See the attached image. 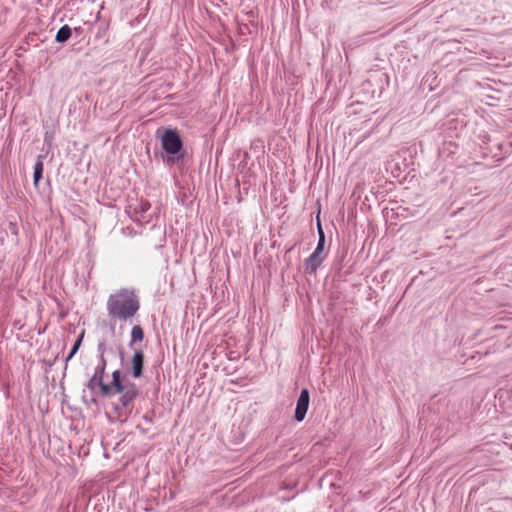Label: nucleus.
<instances>
[{
  "instance_id": "1",
  "label": "nucleus",
  "mask_w": 512,
  "mask_h": 512,
  "mask_svg": "<svg viewBox=\"0 0 512 512\" xmlns=\"http://www.w3.org/2000/svg\"><path fill=\"white\" fill-rule=\"evenodd\" d=\"M108 315L117 320L127 321L140 309V300L135 289L122 288L112 293L106 304Z\"/></svg>"
},
{
  "instance_id": "2",
  "label": "nucleus",
  "mask_w": 512,
  "mask_h": 512,
  "mask_svg": "<svg viewBox=\"0 0 512 512\" xmlns=\"http://www.w3.org/2000/svg\"><path fill=\"white\" fill-rule=\"evenodd\" d=\"M112 396L119 394L118 402L113 405L117 417L125 421L132 412L133 403L139 395V389L135 383L124 382L122 372L115 370L112 373Z\"/></svg>"
},
{
  "instance_id": "3",
  "label": "nucleus",
  "mask_w": 512,
  "mask_h": 512,
  "mask_svg": "<svg viewBox=\"0 0 512 512\" xmlns=\"http://www.w3.org/2000/svg\"><path fill=\"white\" fill-rule=\"evenodd\" d=\"M162 149L167 154L163 156V162L167 166H178L183 164L185 152L183 150V141L176 129H167L161 136Z\"/></svg>"
},
{
  "instance_id": "4",
  "label": "nucleus",
  "mask_w": 512,
  "mask_h": 512,
  "mask_svg": "<svg viewBox=\"0 0 512 512\" xmlns=\"http://www.w3.org/2000/svg\"><path fill=\"white\" fill-rule=\"evenodd\" d=\"M310 403V394L308 389H302L297 399L294 418L297 422L304 420Z\"/></svg>"
},
{
  "instance_id": "5",
  "label": "nucleus",
  "mask_w": 512,
  "mask_h": 512,
  "mask_svg": "<svg viewBox=\"0 0 512 512\" xmlns=\"http://www.w3.org/2000/svg\"><path fill=\"white\" fill-rule=\"evenodd\" d=\"M85 387L87 389H89V391L91 392V395H92L94 401H95L94 396L97 394L96 393L97 389L100 390L101 396L112 397L111 383L106 384V383H104V381H100L99 379H96V377H91L85 384Z\"/></svg>"
},
{
  "instance_id": "6",
  "label": "nucleus",
  "mask_w": 512,
  "mask_h": 512,
  "mask_svg": "<svg viewBox=\"0 0 512 512\" xmlns=\"http://www.w3.org/2000/svg\"><path fill=\"white\" fill-rule=\"evenodd\" d=\"M132 376L140 378L144 370V353L141 349H134L132 357Z\"/></svg>"
},
{
  "instance_id": "7",
  "label": "nucleus",
  "mask_w": 512,
  "mask_h": 512,
  "mask_svg": "<svg viewBox=\"0 0 512 512\" xmlns=\"http://www.w3.org/2000/svg\"><path fill=\"white\" fill-rule=\"evenodd\" d=\"M323 261V256L318 255L315 252H312V254L304 261L305 271L308 272L309 274L316 273L317 269L320 267Z\"/></svg>"
},
{
  "instance_id": "8",
  "label": "nucleus",
  "mask_w": 512,
  "mask_h": 512,
  "mask_svg": "<svg viewBox=\"0 0 512 512\" xmlns=\"http://www.w3.org/2000/svg\"><path fill=\"white\" fill-rule=\"evenodd\" d=\"M496 149L492 155L496 161L500 162L509 156L512 152V143L511 142H501L496 144Z\"/></svg>"
},
{
  "instance_id": "9",
  "label": "nucleus",
  "mask_w": 512,
  "mask_h": 512,
  "mask_svg": "<svg viewBox=\"0 0 512 512\" xmlns=\"http://www.w3.org/2000/svg\"><path fill=\"white\" fill-rule=\"evenodd\" d=\"M44 157H45V155H38L35 165H34L33 184L35 187L38 186L39 181L43 177V169H44L43 159H44Z\"/></svg>"
},
{
  "instance_id": "10",
  "label": "nucleus",
  "mask_w": 512,
  "mask_h": 512,
  "mask_svg": "<svg viewBox=\"0 0 512 512\" xmlns=\"http://www.w3.org/2000/svg\"><path fill=\"white\" fill-rule=\"evenodd\" d=\"M85 331L83 330L79 336L77 337L76 341L74 342L69 354L65 358V369H67V363L74 357V355L78 352L83 338H84Z\"/></svg>"
},
{
  "instance_id": "11",
  "label": "nucleus",
  "mask_w": 512,
  "mask_h": 512,
  "mask_svg": "<svg viewBox=\"0 0 512 512\" xmlns=\"http://www.w3.org/2000/svg\"><path fill=\"white\" fill-rule=\"evenodd\" d=\"M72 34V30L69 25H63L56 33L55 40L58 43H65Z\"/></svg>"
},
{
  "instance_id": "12",
  "label": "nucleus",
  "mask_w": 512,
  "mask_h": 512,
  "mask_svg": "<svg viewBox=\"0 0 512 512\" xmlns=\"http://www.w3.org/2000/svg\"><path fill=\"white\" fill-rule=\"evenodd\" d=\"M317 232H318V243L313 252H315L318 255H321L322 252L324 251V247H325V233H324L321 223L319 221L317 222Z\"/></svg>"
},
{
  "instance_id": "13",
  "label": "nucleus",
  "mask_w": 512,
  "mask_h": 512,
  "mask_svg": "<svg viewBox=\"0 0 512 512\" xmlns=\"http://www.w3.org/2000/svg\"><path fill=\"white\" fill-rule=\"evenodd\" d=\"M107 366V360L106 359H99L97 365L94 368V373L92 377H96V379H99L100 381H104V375L106 371Z\"/></svg>"
},
{
  "instance_id": "14",
  "label": "nucleus",
  "mask_w": 512,
  "mask_h": 512,
  "mask_svg": "<svg viewBox=\"0 0 512 512\" xmlns=\"http://www.w3.org/2000/svg\"><path fill=\"white\" fill-rule=\"evenodd\" d=\"M143 338L144 332L142 327L140 325L133 326L131 330V340L129 342V347L132 348L135 342H140L143 340Z\"/></svg>"
},
{
  "instance_id": "15",
  "label": "nucleus",
  "mask_w": 512,
  "mask_h": 512,
  "mask_svg": "<svg viewBox=\"0 0 512 512\" xmlns=\"http://www.w3.org/2000/svg\"><path fill=\"white\" fill-rule=\"evenodd\" d=\"M53 134L49 132H45L44 134V146L47 148V151L51 149L53 143Z\"/></svg>"
},
{
  "instance_id": "16",
  "label": "nucleus",
  "mask_w": 512,
  "mask_h": 512,
  "mask_svg": "<svg viewBox=\"0 0 512 512\" xmlns=\"http://www.w3.org/2000/svg\"><path fill=\"white\" fill-rule=\"evenodd\" d=\"M105 351H106V345H105V342L104 341H101L98 343V346H97V352L99 354L98 356V360L99 359H106L104 354H105Z\"/></svg>"
},
{
  "instance_id": "17",
  "label": "nucleus",
  "mask_w": 512,
  "mask_h": 512,
  "mask_svg": "<svg viewBox=\"0 0 512 512\" xmlns=\"http://www.w3.org/2000/svg\"><path fill=\"white\" fill-rule=\"evenodd\" d=\"M459 123L458 119H450L449 125H450V132L453 129H457V124ZM461 124H463V121H460ZM450 138H452V135L450 134Z\"/></svg>"
},
{
  "instance_id": "18",
  "label": "nucleus",
  "mask_w": 512,
  "mask_h": 512,
  "mask_svg": "<svg viewBox=\"0 0 512 512\" xmlns=\"http://www.w3.org/2000/svg\"><path fill=\"white\" fill-rule=\"evenodd\" d=\"M9 227H10V230H11V232L13 234H15V235L18 234V228H17V225L15 223L10 222Z\"/></svg>"
},
{
  "instance_id": "19",
  "label": "nucleus",
  "mask_w": 512,
  "mask_h": 512,
  "mask_svg": "<svg viewBox=\"0 0 512 512\" xmlns=\"http://www.w3.org/2000/svg\"><path fill=\"white\" fill-rule=\"evenodd\" d=\"M150 208V204L148 202L141 204V210L147 211Z\"/></svg>"
},
{
  "instance_id": "20",
  "label": "nucleus",
  "mask_w": 512,
  "mask_h": 512,
  "mask_svg": "<svg viewBox=\"0 0 512 512\" xmlns=\"http://www.w3.org/2000/svg\"><path fill=\"white\" fill-rule=\"evenodd\" d=\"M143 420L146 421L147 423H152V418L148 415H144Z\"/></svg>"
},
{
  "instance_id": "21",
  "label": "nucleus",
  "mask_w": 512,
  "mask_h": 512,
  "mask_svg": "<svg viewBox=\"0 0 512 512\" xmlns=\"http://www.w3.org/2000/svg\"><path fill=\"white\" fill-rule=\"evenodd\" d=\"M74 31H75L77 34H81V33H82V28H81V27H76V28H74Z\"/></svg>"
},
{
  "instance_id": "22",
  "label": "nucleus",
  "mask_w": 512,
  "mask_h": 512,
  "mask_svg": "<svg viewBox=\"0 0 512 512\" xmlns=\"http://www.w3.org/2000/svg\"><path fill=\"white\" fill-rule=\"evenodd\" d=\"M453 145H454V144L450 141V143H449L450 148H451ZM452 154H454V151H452V150L450 149V156H451Z\"/></svg>"
},
{
  "instance_id": "23",
  "label": "nucleus",
  "mask_w": 512,
  "mask_h": 512,
  "mask_svg": "<svg viewBox=\"0 0 512 512\" xmlns=\"http://www.w3.org/2000/svg\"><path fill=\"white\" fill-rule=\"evenodd\" d=\"M444 152H445V149H443V150L439 149V156H442L444 154Z\"/></svg>"
},
{
  "instance_id": "24",
  "label": "nucleus",
  "mask_w": 512,
  "mask_h": 512,
  "mask_svg": "<svg viewBox=\"0 0 512 512\" xmlns=\"http://www.w3.org/2000/svg\"><path fill=\"white\" fill-rule=\"evenodd\" d=\"M120 356H121V359L123 360V358H124V353H123V351H120Z\"/></svg>"
}]
</instances>
